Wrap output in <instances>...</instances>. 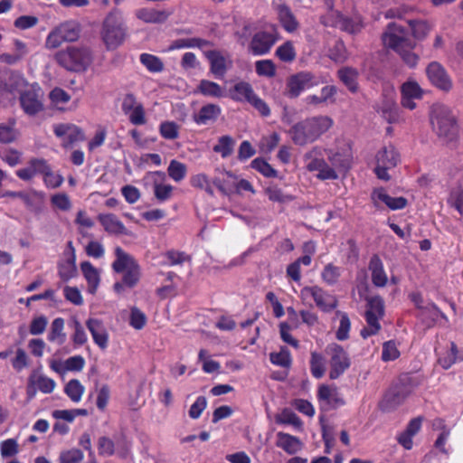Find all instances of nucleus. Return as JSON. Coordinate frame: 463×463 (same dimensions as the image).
<instances>
[{"label": "nucleus", "instance_id": "6ab92c4d", "mask_svg": "<svg viewBox=\"0 0 463 463\" xmlns=\"http://www.w3.org/2000/svg\"><path fill=\"white\" fill-rule=\"evenodd\" d=\"M426 73L429 80L433 85L443 90H449L451 89V81L448 76L445 69L437 61H432L426 69Z\"/></svg>", "mask_w": 463, "mask_h": 463}, {"label": "nucleus", "instance_id": "aec40b11", "mask_svg": "<svg viewBox=\"0 0 463 463\" xmlns=\"http://www.w3.org/2000/svg\"><path fill=\"white\" fill-rule=\"evenodd\" d=\"M422 90L414 80H408L402 85V105L409 109L416 108L415 99H420Z\"/></svg>", "mask_w": 463, "mask_h": 463}, {"label": "nucleus", "instance_id": "0eeeda50", "mask_svg": "<svg viewBox=\"0 0 463 463\" xmlns=\"http://www.w3.org/2000/svg\"><path fill=\"white\" fill-rule=\"evenodd\" d=\"M324 152L325 149L317 146L307 151L303 156L305 167L309 172L317 171V177L320 180H335L338 178V174L329 167L328 163L324 159Z\"/></svg>", "mask_w": 463, "mask_h": 463}, {"label": "nucleus", "instance_id": "c03bdc74", "mask_svg": "<svg viewBox=\"0 0 463 463\" xmlns=\"http://www.w3.org/2000/svg\"><path fill=\"white\" fill-rule=\"evenodd\" d=\"M419 317L422 320H427L426 323L429 326L436 322L439 317L447 319V317L433 303L425 305L424 307H422V309L420 311Z\"/></svg>", "mask_w": 463, "mask_h": 463}, {"label": "nucleus", "instance_id": "473e14b6", "mask_svg": "<svg viewBox=\"0 0 463 463\" xmlns=\"http://www.w3.org/2000/svg\"><path fill=\"white\" fill-rule=\"evenodd\" d=\"M99 221L105 231L113 234H127V229L123 222L114 214H99Z\"/></svg>", "mask_w": 463, "mask_h": 463}, {"label": "nucleus", "instance_id": "4468645a", "mask_svg": "<svg viewBox=\"0 0 463 463\" xmlns=\"http://www.w3.org/2000/svg\"><path fill=\"white\" fill-rule=\"evenodd\" d=\"M277 40V32L274 29L269 32H259L251 39L250 51L255 55H264L270 51Z\"/></svg>", "mask_w": 463, "mask_h": 463}, {"label": "nucleus", "instance_id": "338daca9", "mask_svg": "<svg viewBox=\"0 0 463 463\" xmlns=\"http://www.w3.org/2000/svg\"><path fill=\"white\" fill-rule=\"evenodd\" d=\"M412 34L417 39H423L430 31L429 24L425 21H410Z\"/></svg>", "mask_w": 463, "mask_h": 463}, {"label": "nucleus", "instance_id": "393cba45", "mask_svg": "<svg viewBox=\"0 0 463 463\" xmlns=\"http://www.w3.org/2000/svg\"><path fill=\"white\" fill-rule=\"evenodd\" d=\"M68 248L71 250L69 257L58 265V275L64 282L77 276L76 255L71 241L68 242Z\"/></svg>", "mask_w": 463, "mask_h": 463}, {"label": "nucleus", "instance_id": "2eb2a0df", "mask_svg": "<svg viewBox=\"0 0 463 463\" xmlns=\"http://www.w3.org/2000/svg\"><path fill=\"white\" fill-rule=\"evenodd\" d=\"M54 134L61 138L62 146L68 147L85 139L84 132L73 124H57L53 126Z\"/></svg>", "mask_w": 463, "mask_h": 463}, {"label": "nucleus", "instance_id": "8fccbe9b", "mask_svg": "<svg viewBox=\"0 0 463 463\" xmlns=\"http://www.w3.org/2000/svg\"><path fill=\"white\" fill-rule=\"evenodd\" d=\"M84 386L77 379L71 380L65 386L64 392L73 402H79L84 392Z\"/></svg>", "mask_w": 463, "mask_h": 463}, {"label": "nucleus", "instance_id": "dca6fc26", "mask_svg": "<svg viewBox=\"0 0 463 463\" xmlns=\"http://www.w3.org/2000/svg\"><path fill=\"white\" fill-rule=\"evenodd\" d=\"M24 85V78L14 72L0 73V99L9 98L20 91Z\"/></svg>", "mask_w": 463, "mask_h": 463}, {"label": "nucleus", "instance_id": "f8f14e48", "mask_svg": "<svg viewBox=\"0 0 463 463\" xmlns=\"http://www.w3.org/2000/svg\"><path fill=\"white\" fill-rule=\"evenodd\" d=\"M318 79L309 71H300L290 76L287 82V95L290 99L298 98L302 91L317 86Z\"/></svg>", "mask_w": 463, "mask_h": 463}, {"label": "nucleus", "instance_id": "4c0bfd02", "mask_svg": "<svg viewBox=\"0 0 463 463\" xmlns=\"http://www.w3.org/2000/svg\"><path fill=\"white\" fill-rule=\"evenodd\" d=\"M235 145L236 140L232 137L224 135L218 138L217 143L213 147V150L215 153L220 154L222 158H227L232 155Z\"/></svg>", "mask_w": 463, "mask_h": 463}, {"label": "nucleus", "instance_id": "603ef678", "mask_svg": "<svg viewBox=\"0 0 463 463\" xmlns=\"http://www.w3.org/2000/svg\"><path fill=\"white\" fill-rule=\"evenodd\" d=\"M140 62L150 72H161L164 70V63L162 61L153 54L142 53L140 55Z\"/></svg>", "mask_w": 463, "mask_h": 463}, {"label": "nucleus", "instance_id": "69168bd1", "mask_svg": "<svg viewBox=\"0 0 463 463\" xmlns=\"http://www.w3.org/2000/svg\"><path fill=\"white\" fill-rule=\"evenodd\" d=\"M98 450L100 456L110 457L115 453V443L106 436L100 437L98 440Z\"/></svg>", "mask_w": 463, "mask_h": 463}, {"label": "nucleus", "instance_id": "cd10ccee", "mask_svg": "<svg viewBox=\"0 0 463 463\" xmlns=\"http://www.w3.org/2000/svg\"><path fill=\"white\" fill-rule=\"evenodd\" d=\"M222 112V109L216 104H206L194 115V120L198 125H207L214 122Z\"/></svg>", "mask_w": 463, "mask_h": 463}, {"label": "nucleus", "instance_id": "c756f323", "mask_svg": "<svg viewBox=\"0 0 463 463\" xmlns=\"http://www.w3.org/2000/svg\"><path fill=\"white\" fill-rule=\"evenodd\" d=\"M255 92L253 88L249 82L239 81L230 89L228 96L234 101L248 102L254 96Z\"/></svg>", "mask_w": 463, "mask_h": 463}, {"label": "nucleus", "instance_id": "58836bf2", "mask_svg": "<svg viewBox=\"0 0 463 463\" xmlns=\"http://www.w3.org/2000/svg\"><path fill=\"white\" fill-rule=\"evenodd\" d=\"M42 165H43V159L33 158L27 167L18 169L15 175L23 181H30L37 174H41Z\"/></svg>", "mask_w": 463, "mask_h": 463}, {"label": "nucleus", "instance_id": "49530a36", "mask_svg": "<svg viewBox=\"0 0 463 463\" xmlns=\"http://www.w3.org/2000/svg\"><path fill=\"white\" fill-rule=\"evenodd\" d=\"M167 174L172 180L179 183L185 178L187 167L184 163L173 159L167 167Z\"/></svg>", "mask_w": 463, "mask_h": 463}, {"label": "nucleus", "instance_id": "0e129e2a", "mask_svg": "<svg viewBox=\"0 0 463 463\" xmlns=\"http://www.w3.org/2000/svg\"><path fill=\"white\" fill-rule=\"evenodd\" d=\"M84 455L80 449H71L60 454V463H80Z\"/></svg>", "mask_w": 463, "mask_h": 463}, {"label": "nucleus", "instance_id": "f3484780", "mask_svg": "<svg viewBox=\"0 0 463 463\" xmlns=\"http://www.w3.org/2000/svg\"><path fill=\"white\" fill-rule=\"evenodd\" d=\"M19 99L24 112L30 117L43 110L42 96L35 90H30L22 92Z\"/></svg>", "mask_w": 463, "mask_h": 463}, {"label": "nucleus", "instance_id": "1a4fd4ad", "mask_svg": "<svg viewBox=\"0 0 463 463\" xmlns=\"http://www.w3.org/2000/svg\"><path fill=\"white\" fill-rule=\"evenodd\" d=\"M80 28L75 21H66L53 28L46 37L44 46L56 49L65 42H74L80 37Z\"/></svg>", "mask_w": 463, "mask_h": 463}, {"label": "nucleus", "instance_id": "39448f33", "mask_svg": "<svg viewBox=\"0 0 463 463\" xmlns=\"http://www.w3.org/2000/svg\"><path fill=\"white\" fill-rule=\"evenodd\" d=\"M55 61L64 69L71 71H85L92 63L93 55L90 48L70 46L55 53Z\"/></svg>", "mask_w": 463, "mask_h": 463}, {"label": "nucleus", "instance_id": "7ed1b4c3", "mask_svg": "<svg viewBox=\"0 0 463 463\" xmlns=\"http://www.w3.org/2000/svg\"><path fill=\"white\" fill-rule=\"evenodd\" d=\"M115 260L112 263V269L116 273H122L121 281L116 282L113 286L115 292L122 293L126 288H135L141 278V267L135 258L126 252L122 248H115Z\"/></svg>", "mask_w": 463, "mask_h": 463}, {"label": "nucleus", "instance_id": "3c124183", "mask_svg": "<svg viewBox=\"0 0 463 463\" xmlns=\"http://www.w3.org/2000/svg\"><path fill=\"white\" fill-rule=\"evenodd\" d=\"M448 203L463 215V180L451 191Z\"/></svg>", "mask_w": 463, "mask_h": 463}, {"label": "nucleus", "instance_id": "e2e57ef3", "mask_svg": "<svg viewBox=\"0 0 463 463\" xmlns=\"http://www.w3.org/2000/svg\"><path fill=\"white\" fill-rule=\"evenodd\" d=\"M255 70L258 75L273 77L276 73V67L270 60H261L255 63Z\"/></svg>", "mask_w": 463, "mask_h": 463}, {"label": "nucleus", "instance_id": "a878e982", "mask_svg": "<svg viewBox=\"0 0 463 463\" xmlns=\"http://www.w3.org/2000/svg\"><path fill=\"white\" fill-rule=\"evenodd\" d=\"M371 272L372 282L375 287L383 288L388 282V277L384 270L383 263L377 255H373L368 265Z\"/></svg>", "mask_w": 463, "mask_h": 463}, {"label": "nucleus", "instance_id": "bf43d9fd", "mask_svg": "<svg viewBox=\"0 0 463 463\" xmlns=\"http://www.w3.org/2000/svg\"><path fill=\"white\" fill-rule=\"evenodd\" d=\"M251 167L266 177H276L277 171L262 158H255L251 161Z\"/></svg>", "mask_w": 463, "mask_h": 463}, {"label": "nucleus", "instance_id": "ddd939ff", "mask_svg": "<svg viewBox=\"0 0 463 463\" xmlns=\"http://www.w3.org/2000/svg\"><path fill=\"white\" fill-rule=\"evenodd\" d=\"M145 178L152 182L154 195L158 202L164 203L172 198L174 186L165 183L166 175L164 172H149Z\"/></svg>", "mask_w": 463, "mask_h": 463}, {"label": "nucleus", "instance_id": "6e6d98bb", "mask_svg": "<svg viewBox=\"0 0 463 463\" xmlns=\"http://www.w3.org/2000/svg\"><path fill=\"white\" fill-rule=\"evenodd\" d=\"M364 317H365L367 325L361 330L360 334H361L362 337L365 339L371 335H376L380 331L381 324H380L379 320L381 318L376 317L367 316V315H364Z\"/></svg>", "mask_w": 463, "mask_h": 463}, {"label": "nucleus", "instance_id": "f257e3e1", "mask_svg": "<svg viewBox=\"0 0 463 463\" xmlns=\"http://www.w3.org/2000/svg\"><path fill=\"white\" fill-rule=\"evenodd\" d=\"M383 44L397 52L402 60L410 67H415L419 56L413 52L415 43L411 39L409 32L402 26L391 23L383 34Z\"/></svg>", "mask_w": 463, "mask_h": 463}, {"label": "nucleus", "instance_id": "f03ea898", "mask_svg": "<svg viewBox=\"0 0 463 463\" xmlns=\"http://www.w3.org/2000/svg\"><path fill=\"white\" fill-rule=\"evenodd\" d=\"M334 125V120L328 116H315L307 118L295 125L289 130L294 144L306 146L317 141Z\"/></svg>", "mask_w": 463, "mask_h": 463}, {"label": "nucleus", "instance_id": "412c9836", "mask_svg": "<svg viewBox=\"0 0 463 463\" xmlns=\"http://www.w3.org/2000/svg\"><path fill=\"white\" fill-rule=\"evenodd\" d=\"M372 200L376 207H379V203H384L391 210H401L405 208L407 205V199L400 197L390 196L383 188L375 189L372 193Z\"/></svg>", "mask_w": 463, "mask_h": 463}, {"label": "nucleus", "instance_id": "c85d7f7f", "mask_svg": "<svg viewBox=\"0 0 463 463\" xmlns=\"http://www.w3.org/2000/svg\"><path fill=\"white\" fill-rule=\"evenodd\" d=\"M327 156L329 167H332L335 174L340 171H345L350 166L351 156L348 153L334 151L333 149H325Z\"/></svg>", "mask_w": 463, "mask_h": 463}, {"label": "nucleus", "instance_id": "de8ad7c7", "mask_svg": "<svg viewBox=\"0 0 463 463\" xmlns=\"http://www.w3.org/2000/svg\"><path fill=\"white\" fill-rule=\"evenodd\" d=\"M276 422L278 424L292 425L298 430H300L303 425L300 418L289 409H284L279 415H277Z\"/></svg>", "mask_w": 463, "mask_h": 463}, {"label": "nucleus", "instance_id": "6e6552de", "mask_svg": "<svg viewBox=\"0 0 463 463\" xmlns=\"http://www.w3.org/2000/svg\"><path fill=\"white\" fill-rule=\"evenodd\" d=\"M299 296L303 302L309 305H311L310 301L313 300L316 306L326 313L333 311L338 305L335 296L317 285L304 287L300 290Z\"/></svg>", "mask_w": 463, "mask_h": 463}, {"label": "nucleus", "instance_id": "37998d69", "mask_svg": "<svg viewBox=\"0 0 463 463\" xmlns=\"http://www.w3.org/2000/svg\"><path fill=\"white\" fill-rule=\"evenodd\" d=\"M15 119H10L8 124H0V143L10 144L16 140L18 131L15 129Z\"/></svg>", "mask_w": 463, "mask_h": 463}, {"label": "nucleus", "instance_id": "7c9ffc66", "mask_svg": "<svg viewBox=\"0 0 463 463\" xmlns=\"http://www.w3.org/2000/svg\"><path fill=\"white\" fill-rule=\"evenodd\" d=\"M80 269L88 282L89 292L90 294H95L100 282L99 270L90 261L81 262Z\"/></svg>", "mask_w": 463, "mask_h": 463}, {"label": "nucleus", "instance_id": "b1692460", "mask_svg": "<svg viewBox=\"0 0 463 463\" xmlns=\"http://www.w3.org/2000/svg\"><path fill=\"white\" fill-rule=\"evenodd\" d=\"M172 14V10H156L153 8H139L135 12L136 17L146 24L165 23Z\"/></svg>", "mask_w": 463, "mask_h": 463}, {"label": "nucleus", "instance_id": "4d7b16f0", "mask_svg": "<svg viewBox=\"0 0 463 463\" xmlns=\"http://www.w3.org/2000/svg\"><path fill=\"white\" fill-rule=\"evenodd\" d=\"M276 55L285 62H291L296 58V51L290 42L284 43L276 50Z\"/></svg>", "mask_w": 463, "mask_h": 463}, {"label": "nucleus", "instance_id": "09e8293b", "mask_svg": "<svg viewBox=\"0 0 463 463\" xmlns=\"http://www.w3.org/2000/svg\"><path fill=\"white\" fill-rule=\"evenodd\" d=\"M364 315L383 318L384 316L383 299L379 296L369 298Z\"/></svg>", "mask_w": 463, "mask_h": 463}, {"label": "nucleus", "instance_id": "052dcab7", "mask_svg": "<svg viewBox=\"0 0 463 463\" xmlns=\"http://www.w3.org/2000/svg\"><path fill=\"white\" fill-rule=\"evenodd\" d=\"M328 57L335 62H344L346 60V49L342 41H336L329 49Z\"/></svg>", "mask_w": 463, "mask_h": 463}, {"label": "nucleus", "instance_id": "4be33fe9", "mask_svg": "<svg viewBox=\"0 0 463 463\" xmlns=\"http://www.w3.org/2000/svg\"><path fill=\"white\" fill-rule=\"evenodd\" d=\"M86 326L89 329L94 343L102 350L108 347L109 334L100 319L89 318L86 321Z\"/></svg>", "mask_w": 463, "mask_h": 463}, {"label": "nucleus", "instance_id": "a18cd8bd", "mask_svg": "<svg viewBox=\"0 0 463 463\" xmlns=\"http://www.w3.org/2000/svg\"><path fill=\"white\" fill-rule=\"evenodd\" d=\"M310 372L317 379L322 378L325 374L326 360L324 356L317 352H311Z\"/></svg>", "mask_w": 463, "mask_h": 463}, {"label": "nucleus", "instance_id": "bb28decb", "mask_svg": "<svg viewBox=\"0 0 463 463\" xmlns=\"http://www.w3.org/2000/svg\"><path fill=\"white\" fill-rule=\"evenodd\" d=\"M276 445L289 455L298 453L303 448V443L298 437L282 431L277 433Z\"/></svg>", "mask_w": 463, "mask_h": 463}, {"label": "nucleus", "instance_id": "13d9d810", "mask_svg": "<svg viewBox=\"0 0 463 463\" xmlns=\"http://www.w3.org/2000/svg\"><path fill=\"white\" fill-rule=\"evenodd\" d=\"M159 131L165 139H175L179 136V127L174 121H165L160 124Z\"/></svg>", "mask_w": 463, "mask_h": 463}, {"label": "nucleus", "instance_id": "72a5a7b5", "mask_svg": "<svg viewBox=\"0 0 463 463\" xmlns=\"http://www.w3.org/2000/svg\"><path fill=\"white\" fill-rule=\"evenodd\" d=\"M277 11L282 27L288 33L295 32L298 27V23L289 7L286 5H279Z\"/></svg>", "mask_w": 463, "mask_h": 463}, {"label": "nucleus", "instance_id": "ea45409f", "mask_svg": "<svg viewBox=\"0 0 463 463\" xmlns=\"http://www.w3.org/2000/svg\"><path fill=\"white\" fill-rule=\"evenodd\" d=\"M41 175H43V182L47 188L55 189L60 187L63 183L61 175L52 172L47 161L43 159Z\"/></svg>", "mask_w": 463, "mask_h": 463}, {"label": "nucleus", "instance_id": "680f3d73", "mask_svg": "<svg viewBox=\"0 0 463 463\" xmlns=\"http://www.w3.org/2000/svg\"><path fill=\"white\" fill-rule=\"evenodd\" d=\"M72 326L74 329L73 334L71 335V341L77 346H81L88 341V335L80 324V322L77 319H74L72 322Z\"/></svg>", "mask_w": 463, "mask_h": 463}, {"label": "nucleus", "instance_id": "c9c22d12", "mask_svg": "<svg viewBox=\"0 0 463 463\" xmlns=\"http://www.w3.org/2000/svg\"><path fill=\"white\" fill-rule=\"evenodd\" d=\"M47 339L61 345L66 341V334L64 332V319L61 317H56L51 324V327L47 335Z\"/></svg>", "mask_w": 463, "mask_h": 463}, {"label": "nucleus", "instance_id": "20e7f679", "mask_svg": "<svg viewBox=\"0 0 463 463\" xmlns=\"http://www.w3.org/2000/svg\"><path fill=\"white\" fill-rule=\"evenodd\" d=\"M128 37V26L122 12L112 9L104 18L100 28V38L108 51H113L124 43Z\"/></svg>", "mask_w": 463, "mask_h": 463}, {"label": "nucleus", "instance_id": "5fc2aeb1", "mask_svg": "<svg viewBox=\"0 0 463 463\" xmlns=\"http://www.w3.org/2000/svg\"><path fill=\"white\" fill-rule=\"evenodd\" d=\"M269 357L273 364L285 368H288L292 363L290 352L287 347H281L278 353H271Z\"/></svg>", "mask_w": 463, "mask_h": 463}, {"label": "nucleus", "instance_id": "5701e85b", "mask_svg": "<svg viewBox=\"0 0 463 463\" xmlns=\"http://www.w3.org/2000/svg\"><path fill=\"white\" fill-rule=\"evenodd\" d=\"M205 56L210 62V71L215 78L222 79L231 63L220 52L209 51Z\"/></svg>", "mask_w": 463, "mask_h": 463}, {"label": "nucleus", "instance_id": "9d476101", "mask_svg": "<svg viewBox=\"0 0 463 463\" xmlns=\"http://www.w3.org/2000/svg\"><path fill=\"white\" fill-rule=\"evenodd\" d=\"M375 162L374 173L376 176L381 180L389 181L391 176L388 171L400 163V154L392 145H388L376 153Z\"/></svg>", "mask_w": 463, "mask_h": 463}, {"label": "nucleus", "instance_id": "2f4dec72", "mask_svg": "<svg viewBox=\"0 0 463 463\" xmlns=\"http://www.w3.org/2000/svg\"><path fill=\"white\" fill-rule=\"evenodd\" d=\"M196 92L203 96L214 99H221L227 96L224 89L221 85L209 80H200L196 88Z\"/></svg>", "mask_w": 463, "mask_h": 463}, {"label": "nucleus", "instance_id": "774afa93", "mask_svg": "<svg viewBox=\"0 0 463 463\" xmlns=\"http://www.w3.org/2000/svg\"><path fill=\"white\" fill-rule=\"evenodd\" d=\"M52 204L61 210V211H69L71 208V202L70 197L63 193L55 194L51 197Z\"/></svg>", "mask_w": 463, "mask_h": 463}, {"label": "nucleus", "instance_id": "a211bd4d", "mask_svg": "<svg viewBox=\"0 0 463 463\" xmlns=\"http://www.w3.org/2000/svg\"><path fill=\"white\" fill-rule=\"evenodd\" d=\"M317 397L324 410L335 409L345 404L344 399L335 387L321 385L318 388Z\"/></svg>", "mask_w": 463, "mask_h": 463}, {"label": "nucleus", "instance_id": "a19ab883", "mask_svg": "<svg viewBox=\"0 0 463 463\" xmlns=\"http://www.w3.org/2000/svg\"><path fill=\"white\" fill-rule=\"evenodd\" d=\"M338 77L349 90L352 92L357 90L358 71L355 69L351 67L342 68L338 71Z\"/></svg>", "mask_w": 463, "mask_h": 463}, {"label": "nucleus", "instance_id": "9b49d317", "mask_svg": "<svg viewBox=\"0 0 463 463\" xmlns=\"http://www.w3.org/2000/svg\"><path fill=\"white\" fill-rule=\"evenodd\" d=\"M326 352L330 357L329 377L333 380L337 379L349 368L351 364L350 358L345 349L337 344L328 345Z\"/></svg>", "mask_w": 463, "mask_h": 463}, {"label": "nucleus", "instance_id": "864d4df0", "mask_svg": "<svg viewBox=\"0 0 463 463\" xmlns=\"http://www.w3.org/2000/svg\"><path fill=\"white\" fill-rule=\"evenodd\" d=\"M0 158L9 166L14 167L22 163L23 153L15 148L9 147L0 152Z\"/></svg>", "mask_w": 463, "mask_h": 463}, {"label": "nucleus", "instance_id": "423d86ee", "mask_svg": "<svg viewBox=\"0 0 463 463\" xmlns=\"http://www.w3.org/2000/svg\"><path fill=\"white\" fill-rule=\"evenodd\" d=\"M430 123L434 132L444 141H451L458 135V126L451 110L441 104L431 107Z\"/></svg>", "mask_w": 463, "mask_h": 463}, {"label": "nucleus", "instance_id": "e433bc0d", "mask_svg": "<svg viewBox=\"0 0 463 463\" xmlns=\"http://www.w3.org/2000/svg\"><path fill=\"white\" fill-rule=\"evenodd\" d=\"M4 197H11V198H19V200H23L24 204L30 208L33 209L34 206V201L36 199L42 201L44 198V194L38 191H32L31 193H25V192H15V191H5L3 194Z\"/></svg>", "mask_w": 463, "mask_h": 463}, {"label": "nucleus", "instance_id": "79ce46f5", "mask_svg": "<svg viewBox=\"0 0 463 463\" xmlns=\"http://www.w3.org/2000/svg\"><path fill=\"white\" fill-rule=\"evenodd\" d=\"M342 275V268L333 263L326 264L321 271V279L328 286H334Z\"/></svg>", "mask_w": 463, "mask_h": 463}, {"label": "nucleus", "instance_id": "f704fd0d", "mask_svg": "<svg viewBox=\"0 0 463 463\" xmlns=\"http://www.w3.org/2000/svg\"><path fill=\"white\" fill-rule=\"evenodd\" d=\"M332 18L334 19L332 25L350 33H355L361 30V24L354 21L339 12H332Z\"/></svg>", "mask_w": 463, "mask_h": 463}]
</instances>
